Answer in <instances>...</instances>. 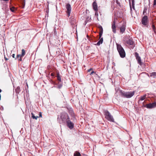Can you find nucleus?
I'll return each instance as SVG.
<instances>
[{
	"instance_id": "f257e3e1",
	"label": "nucleus",
	"mask_w": 156,
	"mask_h": 156,
	"mask_svg": "<svg viewBox=\"0 0 156 156\" xmlns=\"http://www.w3.org/2000/svg\"><path fill=\"white\" fill-rule=\"evenodd\" d=\"M70 118L67 113L63 112L61 113L59 116H58V120L60 124L66 123Z\"/></svg>"
},
{
	"instance_id": "f03ea898",
	"label": "nucleus",
	"mask_w": 156,
	"mask_h": 156,
	"mask_svg": "<svg viewBox=\"0 0 156 156\" xmlns=\"http://www.w3.org/2000/svg\"><path fill=\"white\" fill-rule=\"evenodd\" d=\"M116 45L120 56L122 58H124L126 56V53L124 49L120 44L116 43Z\"/></svg>"
},
{
	"instance_id": "7ed1b4c3",
	"label": "nucleus",
	"mask_w": 156,
	"mask_h": 156,
	"mask_svg": "<svg viewBox=\"0 0 156 156\" xmlns=\"http://www.w3.org/2000/svg\"><path fill=\"white\" fill-rule=\"evenodd\" d=\"M120 93L122 97L127 98H130L134 95L135 94L134 91L131 92H125L121 90Z\"/></svg>"
},
{
	"instance_id": "20e7f679",
	"label": "nucleus",
	"mask_w": 156,
	"mask_h": 156,
	"mask_svg": "<svg viewBox=\"0 0 156 156\" xmlns=\"http://www.w3.org/2000/svg\"><path fill=\"white\" fill-rule=\"evenodd\" d=\"M104 113L105 118L108 120L110 122H114V120L113 116L107 110H104Z\"/></svg>"
},
{
	"instance_id": "39448f33",
	"label": "nucleus",
	"mask_w": 156,
	"mask_h": 156,
	"mask_svg": "<svg viewBox=\"0 0 156 156\" xmlns=\"http://www.w3.org/2000/svg\"><path fill=\"white\" fill-rule=\"evenodd\" d=\"M143 106L148 109H151L155 108L156 107V101L152 103H150L146 105H144Z\"/></svg>"
},
{
	"instance_id": "423d86ee",
	"label": "nucleus",
	"mask_w": 156,
	"mask_h": 156,
	"mask_svg": "<svg viewBox=\"0 0 156 156\" xmlns=\"http://www.w3.org/2000/svg\"><path fill=\"white\" fill-rule=\"evenodd\" d=\"M66 8L67 10L66 12L68 17H69L70 15L71 10V7L69 3H67L66 5Z\"/></svg>"
},
{
	"instance_id": "0eeeda50",
	"label": "nucleus",
	"mask_w": 156,
	"mask_h": 156,
	"mask_svg": "<svg viewBox=\"0 0 156 156\" xmlns=\"http://www.w3.org/2000/svg\"><path fill=\"white\" fill-rule=\"evenodd\" d=\"M67 126L70 129H72L74 127V123L72 122L70 119L66 122Z\"/></svg>"
},
{
	"instance_id": "6e6552de",
	"label": "nucleus",
	"mask_w": 156,
	"mask_h": 156,
	"mask_svg": "<svg viewBox=\"0 0 156 156\" xmlns=\"http://www.w3.org/2000/svg\"><path fill=\"white\" fill-rule=\"evenodd\" d=\"M148 22V17L146 16H144L141 20L142 24L144 25H146Z\"/></svg>"
},
{
	"instance_id": "1a4fd4ad",
	"label": "nucleus",
	"mask_w": 156,
	"mask_h": 156,
	"mask_svg": "<svg viewBox=\"0 0 156 156\" xmlns=\"http://www.w3.org/2000/svg\"><path fill=\"white\" fill-rule=\"evenodd\" d=\"M135 56L136 58L138 63L140 65H142V62H141V59L140 57L139 56V54L137 52H136L135 53Z\"/></svg>"
},
{
	"instance_id": "9d476101",
	"label": "nucleus",
	"mask_w": 156,
	"mask_h": 156,
	"mask_svg": "<svg viewBox=\"0 0 156 156\" xmlns=\"http://www.w3.org/2000/svg\"><path fill=\"white\" fill-rule=\"evenodd\" d=\"M126 29V24L125 23H123L122 25L120 28V32L121 34L123 33Z\"/></svg>"
},
{
	"instance_id": "9b49d317",
	"label": "nucleus",
	"mask_w": 156,
	"mask_h": 156,
	"mask_svg": "<svg viewBox=\"0 0 156 156\" xmlns=\"http://www.w3.org/2000/svg\"><path fill=\"white\" fill-rule=\"evenodd\" d=\"M126 43L130 45H132V47L133 48L134 47V45H133L134 42L133 41V39H129L127 40L126 41Z\"/></svg>"
},
{
	"instance_id": "f8f14e48",
	"label": "nucleus",
	"mask_w": 156,
	"mask_h": 156,
	"mask_svg": "<svg viewBox=\"0 0 156 156\" xmlns=\"http://www.w3.org/2000/svg\"><path fill=\"white\" fill-rule=\"evenodd\" d=\"M70 22L73 27L75 26V24L76 23V21L74 18L71 17L70 18Z\"/></svg>"
},
{
	"instance_id": "ddd939ff",
	"label": "nucleus",
	"mask_w": 156,
	"mask_h": 156,
	"mask_svg": "<svg viewBox=\"0 0 156 156\" xmlns=\"http://www.w3.org/2000/svg\"><path fill=\"white\" fill-rule=\"evenodd\" d=\"M115 20H114L112 22V31L114 33H115L116 32V27L115 26Z\"/></svg>"
},
{
	"instance_id": "4468645a",
	"label": "nucleus",
	"mask_w": 156,
	"mask_h": 156,
	"mask_svg": "<svg viewBox=\"0 0 156 156\" xmlns=\"http://www.w3.org/2000/svg\"><path fill=\"white\" fill-rule=\"evenodd\" d=\"M69 113L73 118L72 119H73L74 120V119H76L75 116L74 115L73 111L71 108L69 110Z\"/></svg>"
},
{
	"instance_id": "2eb2a0df",
	"label": "nucleus",
	"mask_w": 156,
	"mask_h": 156,
	"mask_svg": "<svg viewBox=\"0 0 156 156\" xmlns=\"http://www.w3.org/2000/svg\"><path fill=\"white\" fill-rule=\"evenodd\" d=\"M92 6L94 10V11L98 10L97 4L96 1H94L92 4Z\"/></svg>"
},
{
	"instance_id": "dca6fc26",
	"label": "nucleus",
	"mask_w": 156,
	"mask_h": 156,
	"mask_svg": "<svg viewBox=\"0 0 156 156\" xmlns=\"http://www.w3.org/2000/svg\"><path fill=\"white\" fill-rule=\"evenodd\" d=\"M146 96L147 95L146 94H145L143 96H141L139 100L138 101V103H139L140 101H143L146 98Z\"/></svg>"
},
{
	"instance_id": "f3484780",
	"label": "nucleus",
	"mask_w": 156,
	"mask_h": 156,
	"mask_svg": "<svg viewBox=\"0 0 156 156\" xmlns=\"http://www.w3.org/2000/svg\"><path fill=\"white\" fill-rule=\"evenodd\" d=\"M129 0V5H130V10H132V8L131 7V3L130 2V0ZM132 0V6L133 8V9H134V5H135L134 0Z\"/></svg>"
},
{
	"instance_id": "a211bd4d",
	"label": "nucleus",
	"mask_w": 156,
	"mask_h": 156,
	"mask_svg": "<svg viewBox=\"0 0 156 156\" xmlns=\"http://www.w3.org/2000/svg\"><path fill=\"white\" fill-rule=\"evenodd\" d=\"M103 41V38L101 37L100 38V40L97 42L96 44H95L96 45L99 46L101 44Z\"/></svg>"
},
{
	"instance_id": "6ab92c4d",
	"label": "nucleus",
	"mask_w": 156,
	"mask_h": 156,
	"mask_svg": "<svg viewBox=\"0 0 156 156\" xmlns=\"http://www.w3.org/2000/svg\"><path fill=\"white\" fill-rule=\"evenodd\" d=\"M73 156H81V154L79 152L76 151L74 153Z\"/></svg>"
},
{
	"instance_id": "aec40b11",
	"label": "nucleus",
	"mask_w": 156,
	"mask_h": 156,
	"mask_svg": "<svg viewBox=\"0 0 156 156\" xmlns=\"http://www.w3.org/2000/svg\"><path fill=\"white\" fill-rule=\"evenodd\" d=\"M150 76L153 78H155L156 77V72H152L150 73Z\"/></svg>"
},
{
	"instance_id": "412c9836",
	"label": "nucleus",
	"mask_w": 156,
	"mask_h": 156,
	"mask_svg": "<svg viewBox=\"0 0 156 156\" xmlns=\"http://www.w3.org/2000/svg\"><path fill=\"white\" fill-rule=\"evenodd\" d=\"M20 91V87H18L15 89V92L16 94H19Z\"/></svg>"
},
{
	"instance_id": "4be33fe9",
	"label": "nucleus",
	"mask_w": 156,
	"mask_h": 156,
	"mask_svg": "<svg viewBox=\"0 0 156 156\" xmlns=\"http://www.w3.org/2000/svg\"><path fill=\"white\" fill-rule=\"evenodd\" d=\"M101 30L99 33V37L100 38H101V37L102 35L103 34V29L101 26Z\"/></svg>"
},
{
	"instance_id": "5701e85b",
	"label": "nucleus",
	"mask_w": 156,
	"mask_h": 156,
	"mask_svg": "<svg viewBox=\"0 0 156 156\" xmlns=\"http://www.w3.org/2000/svg\"><path fill=\"white\" fill-rule=\"evenodd\" d=\"M25 54V51L24 49L22 50V53L21 55V57H23Z\"/></svg>"
},
{
	"instance_id": "b1692460",
	"label": "nucleus",
	"mask_w": 156,
	"mask_h": 156,
	"mask_svg": "<svg viewBox=\"0 0 156 156\" xmlns=\"http://www.w3.org/2000/svg\"><path fill=\"white\" fill-rule=\"evenodd\" d=\"M59 84L56 87L60 89L62 87V83H59Z\"/></svg>"
},
{
	"instance_id": "393cba45",
	"label": "nucleus",
	"mask_w": 156,
	"mask_h": 156,
	"mask_svg": "<svg viewBox=\"0 0 156 156\" xmlns=\"http://www.w3.org/2000/svg\"><path fill=\"white\" fill-rule=\"evenodd\" d=\"M32 115H31V118H33V119H37L38 118V116H35L33 114H31Z\"/></svg>"
},
{
	"instance_id": "a878e982",
	"label": "nucleus",
	"mask_w": 156,
	"mask_h": 156,
	"mask_svg": "<svg viewBox=\"0 0 156 156\" xmlns=\"http://www.w3.org/2000/svg\"><path fill=\"white\" fill-rule=\"evenodd\" d=\"M10 9L12 12H14L15 11V7H12L10 8Z\"/></svg>"
},
{
	"instance_id": "bb28decb",
	"label": "nucleus",
	"mask_w": 156,
	"mask_h": 156,
	"mask_svg": "<svg viewBox=\"0 0 156 156\" xmlns=\"http://www.w3.org/2000/svg\"><path fill=\"white\" fill-rule=\"evenodd\" d=\"M152 27L153 31L155 33H156V28L155 25L154 24H153L152 25Z\"/></svg>"
},
{
	"instance_id": "cd10ccee",
	"label": "nucleus",
	"mask_w": 156,
	"mask_h": 156,
	"mask_svg": "<svg viewBox=\"0 0 156 156\" xmlns=\"http://www.w3.org/2000/svg\"><path fill=\"white\" fill-rule=\"evenodd\" d=\"M19 57L22 58V57H21L20 54L17 55L16 58H15V59H16L17 58H18Z\"/></svg>"
},
{
	"instance_id": "c85d7f7f",
	"label": "nucleus",
	"mask_w": 156,
	"mask_h": 156,
	"mask_svg": "<svg viewBox=\"0 0 156 156\" xmlns=\"http://www.w3.org/2000/svg\"><path fill=\"white\" fill-rule=\"evenodd\" d=\"M57 79L59 81V82H61V78L60 76L57 77Z\"/></svg>"
},
{
	"instance_id": "c756f323",
	"label": "nucleus",
	"mask_w": 156,
	"mask_h": 156,
	"mask_svg": "<svg viewBox=\"0 0 156 156\" xmlns=\"http://www.w3.org/2000/svg\"><path fill=\"white\" fill-rule=\"evenodd\" d=\"M95 11V16H98V10H97V11Z\"/></svg>"
},
{
	"instance_id": "7c9ffc66",
	"label": "nucleus",
	"mask_w": 156,
	"mask_h": 156,
	"mask_svg": "<svg viewBox=\"0 0 156 156\" xmlns=\"http://www.w3.org/2000/svg\"><path fill=\"white\" fill-rule=\"evenodd\" d=\"M116 3H117V4H118L119 6H121L120 3L117 0L116 1Z\"/></svg>"
},
{
	"instance_id": "2f4dec72",
	"label": "nucleus",
	"mask_w": 156,
	"mask_h": 156,
	"mask_svg": "<svg viewBox=\"0 0 156 156\" xmlns=\"http://www.w3.org/2000/svg\"><path fill=\"white\" fill-rule=\"evenodd\" d=\"M156 5V0H154V5Z\"/></svg>"
},
{
	"instance_id": "473e14b6",
	"label": "nucleus",
	"mask_w": 156,
	"mask_h": 156,
	"mask_svg": "<svg viewBox=\"0 0 156 156\" xmlns=\"http://www.w3.org/2000/svg\"><path fill=\"white\" fill-rule=\"evenodd\" d=\"M92 70H93V69L92 68H91L90 69H88L87 70V71H88V72H90V71H91Z\"/></svg>"
},
{
	"instance_id": "72a5a7b5",
	"label": "nucleus",
	"mask_w": 156,
	"mask_h": 156,
	"mask_svg": "<svg viewBox=\"0 0 156 156\" xmlns=\"http://www.w3.org/2000/svg\"><path fill=\"white\" fill-rule=\"evenodd\" d=\"M93 73H95V72L94 71H92L91 72V73H90V75H92L93 74Z\"/></svg>"
},
{
	"instance_id": "f704fd0d",
	"label": "nucleus",
	"mask_w": 156,
	"mask_h": 156,
	"mask_svg": "<svg viewBox=\"0 0 156 156\" xmlns=\"http://www.w3.org/2000/svg\"><path fill=\"white\" fill-rule=\"evenodd\" d=\"M12 57L13 58H15V54H12Z\"/></svg>"
},
{
	"instance_id": "c9c22d12",
	"label": "nucleus",
	"mask_w": 156,
	"mask_h": 156,
	"mask_svg": "<svg viewBox=\"0 0 156 156\" xmlns=\"http://www.w3.org/2000/svg\"><path fill=\"white\" fill-rule=\"evenodd\" d=\"M60 76L59 75V73H57V77H60Z\"/></svg>"
},
{
	"instance_id": "e433bc0d",
	"label": "nucleus",
	"mask_w": 156,
	"mask_h": 156,
	"mask_svg": "<svg viewBox=\"0 0 156 156\" xmlns=\"http://www.w3.org/2000/svg\"><path fill=\"white\" fill-rule=\"evenodd\" d=\"M0 109L2 110H3V109H4V108L3 107V106H2L1 107H0Z\"/></svg>"
},
{
	"instance_id": "4c0bfd02",
	"label": "nucleus",
	"mask_w": 156,
	"mask_h": 156,
	"mask_svg": "<svg viewBox=\"0 0 156 156\" xmlns=\"http://www.w3.org/2000/svg\"><path fill=\"white\" fill-rule=\"evenodd\" d=\"M22 60V58L20 57L19 59H18V60L19 61H21Z\"/></svg>"
},
{
	"instance_id": "58836bf2",
	"label": "nucleus",
	"mask_w": 156,
	"mask_h": 156,
	"mask_svg": "<svg viewBox=\"0 0 156 156\" xmlns=\"http://www.w3.org/2000/svg\"><path fill=\"white\" fill-rule=\"evenodd\" d=\"M42 117V114L41 112H40V117Z\"/></svg>"
},
{
	"instance_id": "ea45409f",
	"label": "nucleus",
	"mask_w": 156,
	"mask_h": 156,
	"mask_svg": "<svg viewBox=\"0 0 156 156\" xmlns=\"http://www.w3.org/2000/svg\"><path fill=\"white\" fill-rule=\"evenodd\" d=\"M23 7H22L23 8L24 7L25 3V2L23 3Z\"/></svg>"
},
{
	"instance_id": "a19ab883",
	"label": "nucleus",
	"mask_w": 156,
	"mask_h": 156,
	"mask_svg": "<svg viewBox=\"0 0 156 156\" xmlns=\"http://www.w3.org/2000/svg\"><path fill=\"white\" fill-rule=\"evenodd\" d=\"M5 60L6 61H7L8 60V59L7 58H6L5 57Z\"/></svg>"
},
{
	"instance_id": "79ce46f5",
	"label": "nucleus",
	"mask_w": 156,
	"mask_h": 156,
	"mask_svg": "<svg viewBox=\"0 0 156 156\" xmlns=\"http://www.w3.org/2000/svg\"><path fill=\"white\" fill-rule=\"evenodd\" d=\"M51 75L52 76H54V74L53 73H51Z\"/></svg>"
},
{
	"instance_id": "37998d69",
	"label": "nucleus",
	"mask_w": 156,
	"mask_h": 156,
	"mask_svg": "<svg viewBox=\"0 0 156 156\" xmlns=\"http://www.w3.org/2000/svg\"><path fill=\"white\" fill-rule=\"evenodd\" d=\"M9 0H3V1H5V2H6V1H8Z\"/></svg>"
},
{
	"instance_id": "c03bdc74",
	"label": "nucleus",
	"mask_w": 156,
	"mask_h": 156,
	"mask_svg": "<svg viewBox=\"0 0 156 156\" xmlns=\"http://www.w3.org/2000/svg\"><path fill=\"white\" fill-rule=\"evenodd\" d=\"M144 102L143 103V106H142V107H143V106L144 105Z\"/></svg>"
},
{
	"instance_id": "a18cd8bd",
	"label": "nucleus",
	"mask_w": 156,
	"mask_h": 156,
	"mask_svg": "<svg viewBox=\"0 0 156 156\" xmlns=\"http://www.w3.org/2000/svg\"><path fill=\"white\" fill-rule=\"evenodd\" d=\"M2 90L1 89H0V93H1L2 92Z\"/></svg>"
},
{
	"instance_id": "49530a36",
	"label": "nucleus",
	"mask_w": 156,
	"mask_h": 156,
	"mask_svg": "<svg viewBox=\"0 0 156 156\" xmlns=\"http://www.w3.org/2000/svg\"><path fill=\"white\" fill-rule=\"evenodd\" d=\"M36 83H35V85H35H35H36Z\"/></svg>"
},
{
	"instance_id": "de8ad7c7",
	"label": "nucleus",
	"mask_w": 156,
	"mask_h": 156,
	"mask_svg": "<svg viewBox=\"0 0 156 156\" xmlns=\"http://www.w3.org/2000/svg\"><path fill=\"white\" fill-rule=\"evenodd\" d=\"M0 97L1 98V95L0 94Z\"/></svg>"
},
{
	"instance_id": "09e8293b",
	"label": "nucleus",
	"mask_w": 156,
	"mask_h": 156,
	"mask_svg": "<svg viewBox=\"0 0 156 156\" xmlns=\"http://www.w3.org/2000/svg\"><path fill=\"white\" fill-rule=\"evenodd\" d=\"M1 98L0 97V100H1Z\"/></svg>"
}]
</instances>
